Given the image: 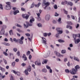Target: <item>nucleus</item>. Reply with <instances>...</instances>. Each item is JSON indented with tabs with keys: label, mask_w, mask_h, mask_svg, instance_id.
Masks as SVG:
<instances>
[{
	"label": "nucleus",
	"mask_w": 80,
	"mask_h": 80,
	"mask_svg": "<svg viewBox=\"0 0 80 80\" xmlns=\"http://www.w3.org/2000/svg\"><path fill=\"white\" fill-rule=\"evenodd\" d=\"M43 35L44 37H47V33H45L43 34Z\"/></svg>",
	"instance_id": "obj_47"
},
{
	"label": "nucleus",
	"mask_w": 80,
	"mask_h": 80,
	"mask_svg": "<svg viewBox=\"0 0 80 80\" xmlns=\"http://www.w3.org/2000/svg\"><path fill=\"white\" fill-rule=\"evenodd\" d=\"M58 42L60 43H64V42H65V41L63 40L59 39L58 40Z\"/></svg>",
	"instance_id": "obj_24"
},
{
	"label": "nucleus",
	"mask_w": 80,
	"mask_h": 80,
	"mask_svg": "<svg viewBox=\"0 0 80 80\" xmlns=\"http://www.w3.org/2000/svg\"><path fill=\"white\" fill-rule=\"evenodd\" d=\"M3 61H4L5 64H7V61L5 60V59L3 58Z\"/></svg>",
	"instance_id": "obj_35"
},
{
	"label": "nucleus",
	"mask_w": 80,
	"mask_h": 80,
	"mask_svg": "<svg viewBox=\"0 0 80 80\" xmlns=\"http://www.w3.org/2000/svg\"><path fill=\"white\" fill-rule=\"evenodd\" d=\"M50 18V15L49 14H48L46 15L45 18V19L47 21H48Z\"/></svg>",
	"instance_id": "obj_7"
},
{
	"label": "nucleus",
	"mask_w": 80,
	"mask_h": 80,
	"mask_svg": "<svg viewBox=\"0 0 80 80\" xmlns=\"http://www.w3.org/2000/svg\"><path fill=\"white\" fill-rule=\"evenodd\" d=\"M11 72H13V73H14V74H15V75L17 74V72L14 70H12Z\"/></svg>",
	"instance_id": "obj_28"
},
{
	"label": "nucleus",
	"mask_w": 80,
	"mask_h": 80,
	"mask_svg": "<svg viewBox=\"0 0 80 80\" xmlns=\"http://www.w3.org/2000/svg\"><path fill=\"white\" fill-rule=\"evenodd\" d=\"M44 5H45V7L44 8V10H46L47 7L50 5V2H46V0H43L42 3V7H43Z\"/></svg>",
	"instance_id": "obj_4"
},
{
	"label": "nucleus",
	"mask_w": 80,
	"mask_h": 80,
	"mask_svg": "<svg viewBox=\"0 0 80 80\" xmlns=\"http://www.w3.org/2000/svg\"><path fill=\"white\" fill-rule=\"evenodd\" d=\"M22 16L23 18H26V20H28L29 17V15L28 14H22Z\"/></svg>",
	"instance_id": "obj_6"
},
{
	"label": "nucleus",
	"mask_w": 80,
	"mask_h": 80,
	"mask_svg": "<svg viewBox=\"0 0 80 80\" xmlns=\"http://www.w3.org/2000/svg\"><path fill=\"white\" fill-rule=\"evenodd\" d=\"M28 70L29 72H31V67L30 66H28Z\"/></svg>",
	"instance_id": "obj_27"
},
{
	"label": "nucleus",
	"mask_w": 80,
	"mask_h": 80,
	"mask_svg": "<svg viewBox=\"0 0 80 80\" xmlns=\"http://www.w3.org/2000/svg\"><path fill=\"white\" fill-rule=\"evenodd\" d=\"M37 14L38 16V17H40V13H37Z\"/></svg>",
	"instance_id": "obj_60"
},
{
	"label": "nucleus",
	"mask_w": 80,
	"mask_h": 80,
	"mask_svg": "<svg viewBox=\"0 0 80 80\" xmlns=\"http://www.w3.org/2000/svg\"><path fill=\"white\" fill-rule=\"evenodd\" d=\"M34 21L35 19L32 17L30 19V22L31 23H29L28 22H26V24H24V28H28V25L30 26H32L33 25L32 23H33V22H34Z\"/></svg>",
	"instance_id": "obj_1"
},
{
	"label": "nucleus",
	"mask_w": 80,
	"mask_h": 80,
	"mask_svg": "<svg viewBox=\"0 0 80 80\" xmlns=\"http://www.w3.org/2000/svg\"><path fill=\"white\" fill-rule=\"evenodd\" d=\"M7 5L5 6V9L7 10H9L12 8V6H11V2H6Z\"/></svg>",
	"instance_id": "obj_5"
},
{
	"label": "nucleus",
	"mask_w": 80,
	"mask_h": 80,
	"mask_svg": "<svg viewBox=\"0 0 80 80\" xmlns=\"http://www.w3.org/2000/svg\"><path fill=\"white\" fill-rule=\"evenodd\" d=\"M64 11L65 13V14H66V15H67V14H68V12L65 10H64Z\"/></svg>",
	"instance_id": "obj_57"
},
{
	"label": "nucleus",
	"mask_w": 80,
	"mask_h": 80,
	"mask_svg": "<svg viewBox=\"0 0 80 80\" xmlns=\"http://www.w3.org/2000/svg\"><path fill=\"white\" fill-rule=\"evenodd\" d=\"M61 53L62 54H64V53H67V51H66L65 50H62L61 51Z\"/></svg>",
	"instance_id": "obj_25"
},
{
	"label": "nucleus",
	"mask_w": 80,
	"mask_h": 80,
	"mask_svg": "<svg viewBox=\"0 0 80 80\" xmlns=\"http://www.w3.org/2000/svg\"><path fill=\"white\" fill-rule=\"evenodd\" d=\"M54 16H55V17H58V16H59V14L57 13V12H56L55 14L54 15Z\"/></svg>",
	"instance_id": "obj_48"
},
{
	"label": "nucleus",
	"mask_w": 80,
	"mask_h": 80,
	"mask_svg": "<svg viewBox=\"0 0 80 80\" xmlns=\"http://www.w3.org/2000/svg\"><path fill=\"white\" fill-rule=\"evenodd\" d=\"M65 72H66V73H68L70 72V71H69V70L68 69H66L65 71Z\"/></svg>",
	"instance_id": "obj_52"
},
{
	"label": "nucleus",
	"mask_w": 80,
	"mask_h": 80,
	"mask_svg": "<svg viewBox=\"0 0 80 80\" xmlns=\"http://www.w3.org/2000/svg\"><path fill=\"white\" fill-rule=\"evenodd\" d=\"M50 51H48L47 52L46 55H44V58H47V57H48L50 55Z\"/></svg>",
	"instance_id": "obj_9"
},
{
	"label": "nucleus",
	"mask_w": 80,
	"mask_h": 80,
	"mask_svg": "<svg viewBox=\"0 0 80 80\" xmlns=\"http://www.w3.org/2000/svg\"><path fill=\"white\" fill-rule=\"evenodd\" d=\"M30 54V52L28 51V52H27L26 55H27V56H28V55H29Z\"/></svg>",
	"instance_id": "obj_33"
},
{
	"label": "nucleus",
	"mask_w": 80,
	"mask_h": 80,
	"mask_svg": "<svg viewBox=\"0 0 80 80\" xmlns=\"http://www.w3.org/2000/svg\"><path fill=\"white\" fill-rule=\"evenodd\" d=\"M17 31H18V32H20V33H21L22 32V31L20 30V29L18 28L17 29Z\"/></svg>",
	"instance_id": "obj_42"
},
{
	"label": "nucleus",
	"mask_w": 80,
	"mask_h": 80,
	"mask_svg": "<svg viewBox=\"0 0 80 80\" xmlns=\"http://www.w3.org/2000/svg\"><path fill=\"white\" fill-rule=\"evenodd\" d=\"M13 13V12L12 11H11L10 12V14L11 15H12Z\"/></svg>",
	"instance_id": "obj_54"
},
{
	"label": "nucleus",
	"mask_w": 80,
	"mask_h": 80,
	"mask_svg": "<svg viewBox=\"0 0 80 80\" xmlns=\"http://www.w3.org/2000/svg\"><path fill=\"white\" fill-rule=\"evenodd\" d=\"M67 28H69V29H70V30H72L73 28L71 26H69V25H67Z\"/></svg>",
	"instance_id": "obj_22"
},
{
	"label": "nucleus",
	"mask_w": 80,
	"mask_h": 80,
	"mask_svg": "<svg viewBox=\"0 0 80 80\" xmlns=\"http://www.w3.org/2000/svg\"><path fill=\"white\" fill-rule=\"evenodd\" d=\"M35 64L36 65H38V66H40L41 65L40 62H38L37 61L35 62Z\"/></svg>",
	"instance_id": "obj_13"
},
{
	"label": "nucleus",
	"mask_w": 80,
	"mask_h": 80,
	"mask_svg": "<svg viewBox=\"0 0 80 80\" xmlns=\"http://www.w3.org/2000/svg\"><path fill=\"white\" fill-rule=\"evenodd\" d=\"M21 10L22 11H24V12H25V11H26V10L25 9V8H21Z\"/></svg>",
	"instance_id": "obj_49"
},
{
	"label": "nucleus",
	"mask_w": 80,
	"mask_h": 80,
	"mask_svg": "<svg viewBox=\"0 0 80 80\" xmlns=\"http://www.w3.org/2000/svg\"><path fill=\"white\" fill-rule=\"evenodd\" d=\"M0 34L1 35H4L5 34V30L2 29L0 31Z\"/></svg>",
	"instance_id": "obj_10"
},
{
	"label": "nucleus",
	"mask_w": 80,
	"mask_h": 80,
	"mask_svg": "<svg viewBox=\"0 0 80 80\" xmlns=\"http://www.w3.org/2000/svg\"><path fill=\"white\" fill-rule=\"evenodd\" d=\"M46 68L48 69V70H50V67H49L48 66H46Z\"/></svg>",
	"instance_id": "obj_50"
},
{
	"label": "nucleus",
	"mask_w": 80,
	"mask_h": 80,
	"mask_svg": "<svg viewBox=\"0 0 80 80\" xmlns=\"http://www.w3.org/2000/svg\"><path fill=\"white\" fill-rule=\"evenodd\" d=\"M16 26L18 27H19V28H22V26L20 25V24H17Z\"/></svg>",
	"instance_id": "obj_46"
},
{
	"label": "nucleus",
	"mask_w": 80,
	"mask_h": 80,
	"mask_svg": "<svg viewBox=\"0 0 80 80\" xmlns=\"http://www.w3.org/2000/svg\"><path fill=\"white\" fill-rule=\"evenodd\" d=\"M42 43H43L44 45H47V41L46 40V39L44 37H42Z\"/></svg>",
	"instance_id": "obj_8"
},
{
	"label": "nucleus",
	"mask_w": 80,
	"mask_h": 80,
	"mask_svg": "<svg viewBox=\"0 0 80 80\" xmlns=\"http://www.w3.org/2000/svg\"><path fill=\"white\" fill-rule=\"evenodd\" d=\"M23 39H24V37L22 36L20 40L23 41Z\"/></svg>",
	"instance_id": "obj_56"
},
{
	"label": "nucleus",
	"mask_w": 80,
	"mask_h": 80,
	"mask_svg": "<svg viewBox=\"0 0 80 80\" xmlns=\"http://www.w3.org/2000/svg\"><path fill=\"white\" fill-rule=\"evenodd\" d=\"M54 9H57V8H58V7L57 6V5H55L54 6Z\"/></svg>",
	"instance_id": "obj_39"
},
{
	"label": "nucleus",
	"mask_w": 80,
	"mask_h": 80,
	"mask_svg": "<svg viewBox=\"0 0 80 80\" xmlns=\"http://www.w3.org/2000/svg\"><path fill=\"white\" fill-rule=\"evenodd\" d=\"M4 40L5 42H8V40L7 38H5Z\"/></svg>",
	"instance_id": "obj_63"
},
{
	"label": "nucleus",
	"mask_w": 80,
	"mask_h": 80,
	"mask_svg": "<svg viewBox=\"0 0 80 80\" xmlns=\"http://www.w3.org/2000/svg\"><path fill=\"white\" fill-rule=\"evenodd\" d=\"M60 34L59 33H57L56 34V37L57 38H59L60 37Z\"/></svg>",
	"instance_id": "obj_29"
},
{
	"label": "nucleus",
	"mask_w": 80,
	"mask_h": 80,
	"mask_svg": "<svg viewBox=\"0 0 80 80\" xmlns=\"http://www.w3.org/2000/svg\"><path fill=\"white\" fill-rule=\"evenodd\" d=\"M9 33L10 35H13V30H11L9 31Z\"/></svg>",
	"instance_id": "obj_18"
},
{
	"label": "nucleus",
	"mask_w": 80,
	"mask_h": 80,
	"mask_svg": "<svg viewBox=\"0 0 80 80\" xmlns=\"http://www.w3.org/2000/svg\"><path fill=\"white\" fill-rule=\"evenodd\" d=\"M13 50L14 52H16L17 51V48H13Z\"/></svg>",
	"instance_id": "obj_34"
},
{
	"label": "nucleus",
	"mask_w": 80,
	"mask_h": 80,
	"mask_svg": "<svg viewBox=\"0 0 80 80\" xmlns=\"http://www.w3.org/2000/svg\"><path fill=\"white\" fill-rule=\"evenodd\" d=\"M19 13V11L18 10L15 11L14 12H13V14L15 15L17 14V13Z\"/></svg>",
	"instance_id": "obj_20"
},
{
	"label": "nucleus",
	"mask_w": 80,
	"mask_h": 80,
	"mask_svg": "<svg viewBox=\"0 0 80 80\" xmlns=\"http://www.w3.org/2000/svg\"><path fill=\"white\" fill-rule=\"evenodd\" d=\"M77 37L80 38V34L73 35V38L75 44H78L80 42V38L77 39Z\"/></svg>",
	"instance_id": "obj_2"
},
{
	"label": "nucleus",
	"mask_w": 80,
	"mask_h": 80,
	"mask_svg": "<svg viewBox=\"0 0 80 80\" xmlns=\"http://www.w3.org/2000/svg\"><path fill=\"white\" fill-rule=\"evenodd\" d=\"M21 65L22 66V67H25V66H26V63H23L21 64Z\"/></svg>",
	"instance_id": "obj_41"
},
{
	"label": "nucleus",
	"mask_w": 80,
	"mask_h": 80,
	"mask_svg": "<svg viewBox=\"0 0 80 80\" xmlns=\"http://www.w3.org/2000/svg\"><path fill=\"white\" fill-rule=\"evenodd\" d=\"M13 41H14V42H18V39H17L16 38H14L13 39Z\"/></svg>",
	"instance_id": "obj_38"
},
{
	"label": "nucleus",
	"mask_w": 80,
	"mask_h": 80,
	"mask_svg": "<svg viewBox=\"0 0 80 80\" xmlns=\"http://www.w3.org/2000/svg\"><path fill=\"white\" fill-rule=\"evenodd\" d=\"M67 65L68 67H70V64L69 62H68V63H67Z\"/></svg>",
	"instance_id": "obj_58"
},
{
	"label": "nucleus",
	"mask_w": 80,
	"mask_h": 80,
	"mask_svg": "<svg viewBox=\"0 0 80 80\" xmlns=\"http://www.w3.org/2000/svg\"><path fill=\"white\" fill-rule=\"evenodd\" d=\"M2 29H3L5 30V29H6L7 28V26L6 25H3L2 26H1Z\"/></svg>",
	"instance_id": "obj_15"
},
{
	"label": "nucleus",
	"mask_w": 80,
	"mask_h": 80,
	"mask_svg": "<svg viewBox=\"0 0 80 80\" xmlns=\"http://www.w3.org/2000/svg\"><path fill=\"white\" fill-rule=\"evenodd\" d=\"M17 74L18 76H20V72H17Z\"/></svg>",
	"instance_id": "obj_55"
},
{
	"label": "nucleus",
	"mask_w": 80,
	"mask_h": 80,
	"mask_svg": "<svg viewBox=\"0 0 80 80\" xmlns=\"http://www.w3.org/2000/svg\"><path fill=\"white\" fill-rule=\"evenodd\" d=\"M73 59L75 61H77V62H80V60L77 57L74 56L73 57Z\"/></svg>",
	"instance_id": "obj_11"
},
{
	"label": "nucleus",
	"mask_w": 80,
	"mask_h": 80,
	"mask_svg": "<svg viewBox=\"0 0 80 80\" xmlns=\"http://www.w3.org/2000/svg\"><path fill=\"white\" fill-rule=\"evenodd\" d=\"M80 68V67L79 65H77L75 67V69L74 68H72V71L70 70V73H71V74H72V75H75L76 73V72H77L78 70V69Z\"/></svg>",
	"instance_id": "obj_3"
},
{
	"label": "nucleus",
	"mask_w": 80,
	"mask_h": 80,
	"mask_svg": "<svg viewBox=\"0 0 80 80\" xmlns=\"http://www.w3.org/2000/svg\"><path fill=\"white\" fill-rule=\"evenodd\" d=\"M42 72H44V73H47V70L45 68H43L42 70Z\"/></svg>",
	"instance_id": "obj_23"
},
{
	"label": "nucleus",
	"mask_w": 80,
	"mask_h": 80,
	"mask_svg": "<svg viewBox=\"0 0 80 80\" xmlns=\"http://www.w3.org/2000/svg\"><path fill=\"white\" fill-rule=\"evenodd\" d=\"M51 35H52V34L50 32H49L47 33V35L48 36V37H50V36Z\"/></svg>",
	"instance_id": "obj_53"
},
{
	"label": "nucleus",
	"mask_w": 80,
	"mask_h": 80,
	"mask_svg": "<svg viewBox=\"0 0 80 80\" xmlns=\"http://www.w3.org/2000/svg\"><path fill=\"white\" fill-rule=\"evenodd\" d=\"M58 32L59 34H62L63 33V30H61Z\"/></svg>",
	"instance_id": "obj_36"
},
{
	"label": "nucleus",
	"mask_w": 80,
	"mask_h": 80,
	"mask_svg": "<svg viewBox=\"0 0 80 80\" xmlns=\"http://www.w3.org/2000/svg\"><path fill=\"white\" fill-rule=\"evenodd\" d=\"M18 42H19L20 44H21V45H22V44H23V41L20 40V39H18Z\"/></svg>",
	"instance_id": "obj_16"
},
{
	"label": "nucleus",
	"mask_w": 80,
	"mask_h": 80,
	"mask_svg": "<svg viewBox=\"0 0 80 80\" xmlns=\"http://www.w3.org/2000/svg\"><path fill=\"white\" fill-rule=\"evenodd\" d=\"M25 73L27 75H29V73L28 72V70L27 69L25 70Z\"/></svg>",
	"instance_id": "obj_26"
},
{
	"label": "nucleus",
	"mask_w": 80,
	"mask_h": 80,
	"mask_svg": "<svg viewBox=\"0 0 80 80\" xmlns=\"http://www.w3.org/2000/svg\"><path fill=\"white\" fill-rule=\"evenodd\" d=\"M22 58H23L24 61H26V60H27V58L26 57V56H25V54H23Z\"/></svg>",
	"instance_id": "obj_12"
},
{
	"label": "nucleus",
	"mask_w": 80,
	"mask_h": 80,
	"mask_svg": "<svg viewBox=\"0 0 80 80\" xmlns=\"http://www.w3.org/2000/svg\"><path fill=\"white\" fill-rule=\"evenodd\" d=\"M61 20H62V18H59L58 21L59 24H61V23H62V21H61Z\"/></svg>",
	"instance_id": "obj_17"
},
{
	"label": "nucleus",
	"mask_w": 80,
	"mask_h": 80,
	"mask_svg": "<svg viewBox=\"0 0 80 80\" xmlns=\"http://www.w3.org/2000/svg\"><path fill=\"white\" fill-rule=\"evenodd\" d=\"M0 70H1L2 72H5V69L3 68H1V69H0Z\"/></svg>",
	"instance_id": "obj_37"
},
{
	"label": "nucleus",
	"mask_w": 80,
	"mask_h": 80,
	"mask_svg": "<svg viewBox=\"0 0 80 80\" xmlns=\"http://www.w3.org/2000/svg\"><path fill=\"white\" fill-rule=\"evenodd\" d=\"M12 67H14V66H15V62H12Z\"/></svg>",
	"instance_id": "obj_40"
},
{
	"label": "nucleus",
	"mask_w": 80,
	"mask_h": 80,
	"mask_svg": "<svg viewBox=\"0 0 80 80\" xmlns=\"http://www.w3.org/2000/svg\"><path fill=\"white\" fill-rule=\"evenodd\" d=\"M52 23L53 24H56L57 23V21L55 20H53L52 21Z\"/></svg>",
	"instance_id": "obj_32"
},
{
	"label": "nucleus",
	"mask_w": 80,
	"mask_h": 80,
	"mask_svg": "<svg viewBox=\"0 0 80 80\" xmlns=\"http://www.w3.org/2000/svg\"><path fill=\"white\" fill-rule=\"evenodd\" d=\"M0 8H1V10H3V5L2 4H0Z\"/></svg>",
	"instance_id": "obj_44"
},
{
	"label": "nucleus",
	"mask_w": 80,
	"mask_h": 80,
	"mask_svg": "<svg viewBox=\"0 0 80 80\" xmlns=\"http://www.w3.org/2000/svg\"><path fill=\"white\" fill-rule=\"evenodd\" d=\"M67 60H68L67 58H65L64 59V61L65 62H67Z\"/></svg>",
	"instance_id": "obj_59"
},
{
	"label": "nucleus",
	"mask_w": 80,
	"mask_h": 80,
	"mask_svg": "<svg viewBox=\"0 0 80 80\" xmlns=\"http://www.w3.org/2000/svg\"><path fill=\"white\" fill-rule=\"evenodd\" d=\"M34 3H33L31 5V7H30L31 8H33V7H34Z\"/></svg>",
	"instance_id": "obj_45"
},
{
	"label": "nucleus",
	"mask_w": 80,
	"mask_h": 80,
	"mask_svg": "<svg viewBox=\"0 0 80 80\" xmlns=\"http://www.w3.org/2000/svg\"><path fill=\"white\" fill-rule=\"evenodd\" d=\"M47 62H48V60H45L44 61V63H47Z\"/></svg>",
	"instance_id": "obj_61"
},
{
	"label": "nucleus",
	"mask_w": 80,
	"mask_h": 80,
	"mask_svg": "<svg viewBox=\"0 0 80 80\" xmlns=\"http://www.w3.org/2000/svg\"><path fill=\"white\" fill-rule=\"evenodd\" d=\"M37 25L39 28H42V24L41 23H38Z\"/></svg>",
	"instance_id": "obj_14"
},
{
	"label": "nucleus",
	"mask_w": 80,
	"mask_h": 80,
	"mask_svg": "<svg viewBox=\"0 0 80 80\" xmlns=\"http://www.w3.org/2000/svg\"><path fill=\"white\" fill-rule=\"evenodd\" d=\"M10 80H13V76H11Z\"/></svg>",
	"instance_id": "obj_64"
},
{
	"label": "nucleus",
	"mask_w": 80,
	"mask_h": 80,
	"mask_svg": "<svg viewBox=\"0 0 80 80\" xmlns=\"http://www.w3.org/2000/svg\"><path fill=\"white\" fill-rule=\"evenodd\" d=\"M54 53L55 54H56V55L58 56V57H60V54L59 52H57L56 51H55Z\"/></svg>",
	"instance_id": "obj_19"
},
{
	"label": "nucleus",
	"mask_w": 80,
	"mask_h": 80,
	"mask_svg": "<svg viewBox=\"0 0 80 80\" xmlns=\"http://www.w3.org/2000/svg\"><path fill=\"white\" fill-rule=\"evenodd\" d=\"M17 54L18 55V56H20V54L19 51H18L17 52Z\"/></svg>",
	"instance_id": "obj_62"
},
{
	"label": "nucleus",
	"mask_w": 80,
	"mask_h": 80,
	"mask_svg": "<svg viewBox=\"0 0 80 80\" xmlns=\"http://www.w3.org/2000/svg\"><path fill=\"white\" fill-rule=\"evenodd\" d=\"M68 4L69 5H70V6H72L73 5V3L71 2H69Z\"/></svg>",
	"instance_id": "obj_31"
},
{
	"label": "nucleus",
	"mask_w": 80,
	"mask_h": 80,
	"mask_svg": "<svg viewBox=\"0 0 80 80\" xmlns=\"http://www.w3.org/2000/svg\"><path fill=\"white\" fill-rule=\"evenodd\" d=\"M2 44L6 46H10V44H9V43L4 42Z\"/></svg>",
	"instance_id": "obj_21"
},
{
	"label": "nucleus",
	"mask_w": 80,
	"mask_h": 80,
	"mask_svg": "<svg viewBox=\"0 0 80 80\" xmlns=\"http://www.w3.org/2000/svg\"><path fill=\"white\" fill-rule=\"evenodd\" d=\"M25 35L27 36V37H30V34L29 33H26L25 34Z\"/></svg>",
	"instance_id": "obj_51"
},
{
	"label": "nucleus",
	"mask_w": 80,
	"mask_h": 80,
	"mask_svg": "<svg viewBox=\"0 0 80 80\" xmlns=\"http://www.w3.org/2000/svg\"><path fill=\"white\" fill-rule=\"evenodd\" d=\"M3 54H4V55L5 56H8V54H7V53H6V52H5V51L3 52Z\"/></svg>",
	"instance_id": "obj_43"
},
{
	"label": "nucleus",
	"mask_w": 80,
	"mask_h": 80,
	"mask_svg": "<svg viewBox=\"0 0 80 80\" xmlns=\"http://www.w3.org/2000/svg\"><path fill=\"white\" fill-rule=\"evenodd\" d=\"M60 29H61V28H56V31L58 32L60 30Z\"/></svg>",
	"instance_id": "obj_30"
}]
</instances>
